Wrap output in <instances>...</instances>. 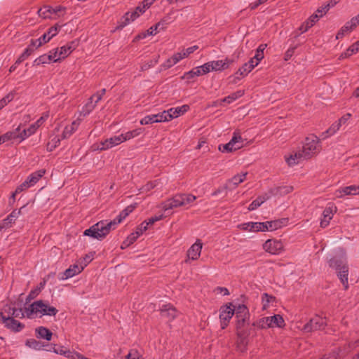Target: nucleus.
<instances>
[{"mask_svg": "<svg viewBox=\"0 0 359 359\" xmlns=\"http://www.w3.org/2000/svg\"><path fill=\"white\" fill-rule=\"evenodd\" d=\"M133 205L126 208L114 220L108 222L100 221L93 225L88 229L84 231V235L90 236L93 238L102 240L110 232L111 229L116 228L117 224H120L130 212L134 210Z\"/></svg>", "mask_w": 359, "mask_h": 359, "instance_id": "obj_1", "label": "nucleus"}, {"mask_svg": "<svg viewBox=\"0 0 359 359\" xmlns=\"http://www.w3.org/2000/svg\"><path fill=\"white\" fill-rule=\"evenodd\" d=\"M329 265L336 271L337 276L343 285L342 289L344 290H348V267L345 252L343 250H340L339 255L334 256L329 261Z\"/></svg>", "mask_w": 359, "mask_h": 359, "instance_id": "obj_2", "label": "nucleus"}, {"mask_svg": "<svg viewBox=\"0 0 359 359\" xmlns=\"http://www.w3.org/2000/svg\"><path fill=\"white\" fill-rule=\"evenodd\" d=\"M58 310L55 307L50 306L42 300H39L29 305V309L27 311V318L32 319L39 314L40 316H55Z\"/></svg>", "mask_w": 359, "mask_h": 359, "instance_id": "obj_3", "label": "nucleus"}, {"mask_svg": "<svg viewBox=\"0 0 359 359\" xmlns=\"http://www.w3.org/2000/svg\"><path fill=\"white\" fill-rule=\"evenodd\" d=\"M320 139L314 135H310L305 138L302 147V152L306 158H309L320 151Z\"/></svg>", "mask_w": 359, "mask_h": 359, "instance_id": "obj_4", "label": "nucleus"}, {"mask_svg": "<svg viewBox=\"0 0 359 359\" xmlns=\"http://www.w3.org/2000/svg\"><path fill=\"white\" fill-rule=\"evenodd\" d=\"M261 329L269 327H283L285 326V321L280 315H274L273 316L264 317L253 323Z\"/></svg>", "mask_w": 359, "mask_h": 359, "instance_id": "obj_5", "label": "nucleus"}, {"mask_svg": "<svg viewBox=\"0 0 359 359\" xmlns=\"http://www.w3.org/2000/svg\"><path fill=\"white\" fill-rule=\"evenodd\" d=\"M220 326L222 330L225 329L235 313V306L231 303L222 306L219 310Z\"/></svg>", "mask_w": 359, "mask_h": 359, "instance_id": "obj_6", "label": "nucleus"}, {"mask_svg": "<svg viewBox=\"0 0 359 359\" xmlns=\"http://www.w3.org/2000/svg\"><path fill=\"white\" fill-rule=\"evenodd\" d=\"M243 139L238 132H234L231 140L225 144L219 147L222 152H231L238 150L243 147Z\"/></svg>", "mask_w": 359, "mask_h": 359, "instance_id": "obj_7", "label": "nucleus"}, {"mask_svg": "<svg viewBox=\"0 0 359 359\" xmlns=\"http://www.w3.org/2000/svg\"><path fill=\"white\" fill-rule=\"evenodd\" d=\"M263 250L271 255H278L284 251V245L281 241L268 239L262 245Z\"/></svg>", "mask_w": 359, "mask_h": 359, "instance_id": "obj_8", "label": "nucleus"}, {"mask_svg": "<svg viewBox=\"0 0 359 359\" xmlns=\"http://www.w3.org/2000/svg\"><path fill=\"white\" fill-rule=\"evenodd\" d=\"M6 309L4 312H1L0 314L2 323L4 326L13 332H20L25 327V325L15 320L12 317H6Z\"/></svg>", "mask_w": 359, "mask_h": 359, "instance_id": "obj_9", "label": "nucleus"}, {"mask_svg": "<svg viewBox=\"0 0 359 359\" xmlns=\"http://www.w3.org/2000/svg\"><path fill=\"white\" fill-rule=\"evenodd\" d=\"M326 325V322L321 317L316 316L304 326L303 330L304 332H310L313 330H323Z\"/></svg>", "mask_w": 359, "mask_h": 359, "instance_id": "obj_10", "label": "nucleus"}, {"mask_svg": "<svg viewBox=\"0 0 359 359\" xmlns=\"http://www.w3.org/2000/svg\"><path fill=\"white\" fill-rule=\"evenodd\" d=\"M202 248V243L199 240H197L188 250L186 262H188L189 260H197L201 256Z\"/></svg>", "mask_w": 359, "mask_h": 359, "instance_id": "obj_11", "label": "nucleus"}, {"mask_svg": "<svg viewBox=\"0 0 359 359\" xmlns=\"http://www.w3.org/2000/svg\"><path fill=\"white\" fill-rule=\"evenodd\" d=\"M334 195L337 198L359 195V185H351L340 188L335 191Z\"/></svg>", "mask_w": 359, "mask_h": 359, "instance_id": "obj_12", "label": "nucleus"}, {"mask_svg": "<svg viewBox=\"0 0 359 359\" xmlns=\"http://www.w3.org/2000/svg\"><path fill=\"white\" fill-rule=\"evenodd\" d=\"M161 315L168 321L174 320L178 315L176 309L170 304H163L160 308Z\"/></svg>", "mask_w": 359, "mask_h": 359, "instance_id": "obj_13", "label": "nucleus"}, {"mask_svg": "<svg viewBox=\"0 0 359 359\" xmlns=\"http://www.w3.org/2000/svg\"><path fill=\"white\" fill-rule=\"evenodd\" d=\"M84 266H79L78 264L71 265L67 269H66L63 273H60L58 274V278L60 280H67L68 278H72L76 274L81 273Z\"/></svg>", "mask_w": 359, "mask_h": 359, "instance_id": "obj_14", "label": "nucleus"}, {"mask_svg": "<svg viewBox=\"0 0 359 359\" xmlns=\"http://www.w3.org/2000/svg\"><path fill=\"white\" fill-rule=\"evenodd\" d=\"M337 211V207L334 205L327 206L323 212V219L320 221V226L325 228L330 224V220L332 219L334 213Z\"/></svg>", "mask_w": 359, "mask_h": 359, "instance_id": "obj_15", "label": "nucleus"}, {"mask_svg": "<svg viewBox=\"0 0 359 359\" xmlns=\"http://www.w3.org/2000/svg\"><path fill=\"white\" fill-rule=\"evenodd\" d=\"M180 198L179 195L178 194L175 195L172 198H169V199L166 200L165 201H164L163 203H162L159 207L164 212L169 211L175 208L181 207V205H180L181 201H180Z\"/></svg>", "mask_w": 359, "mask_h": 359, "instance_id": "obj_16", "label": "nucleus"}, {"mask_svg": "<svg viewBox=\"0 0 359 359\" xmlns=\"http://www.w3.org/2000/svg\"><path fill=\"white\" fill-rule=\"evenodd\" d=\"M307 159L302 150L292 152L288 156H285V161L290 166L295 165L303 160Z\"/></svg>", "mask_w": 359, "mask_h": 359, "instance_id": "obj_17", "label": "nucleus"}, {"mask_svg": "<svg viewBox=\"0 0 359 359\" xmlns=\"http://www.w3.org/2000/svg\"><path fill=\"white\" fill-rule=\"evenodd\" d=\"M232 62L231 60L226 58L225 60H213L208 62V64L210 65V72L211 71H222L224 69H227L230 64Z\"/></svg>", "mask_w": 359, "mask_h": 359, "instance_id": "obj_18", "label": "nucleus"}, {"mask_svg": "<svg viewBox=\"0 0 359 359\" xmlns=\"http://www.w3.org/2000/svg\"><path fill=\"white\" fill-rule=\"evenodd\" d=\"M82 121V118L77 117L76 120H74L71 125L67 126L62 134V139L69 138L78 128L80 123Z\"/></svg>", "mask_w": 359, "mask_h": 359, "instance_id": "obj_19", "label": "nucleus"}, {"mask_svg": "<svg viewBox=\"0 0 359 359\" xmlns=\"http://www.w3.org/2000/svg\"><path fill=\"white\" fill-rule=\"evenodd\" d=\"M247 175L248 172H245L233 176L232 178L228 180L225 188H229L231 189L236 188L239 184L243 182L246 180Z\"/></svg>", "mask_w": 359, "mask_h": 359, "instance_id": "obj_20", "label": "nucleus"}, {"mask_svg": "<svg viewBox=\"0 0 359 359\" xmlns=\"http://www.w3.org/2000/svg\"><path fill=\"white\" fill-rule=\"evenodd\" d=\"M237 334V346L241 351H244L248 344V331H238Z\"/></svg>", "mask_w": 359, "mask_h": 359, "instance_id": "obj_21", "label": "nucleus"}, {"mask_svg": "<svg viewBox=\"0 0 359 359\" xmlns=\"http://www.w3.org/2000/svg\"><path fill=\"white\" fill-rule=\"evenodd\" d=\"M189 107L187 104L182 105L181 107H177L175 108H170L166 110L168 118L170 120L177 118L178 116L184 114L185 112L188 111Z\"/></svg>", "mask_w": 359, "mask_h": 359, "instance_id": "obj_22", "label": "nucleus"}, {"mask_svg": "<svg viewBox=\"0 0 359 359\" xmlns=\"http://www.w3.org/2000/svg\"><path fill=\"white\" fill-rule=\"evenodd\" d=\"M35 336L37 339H46L50 341L53 337L52 332L46 327L39 326L35 328Z\"/></svg>", "mask_w": 359, "mask_h": 359, "instance_id": "obj_23", "label": "nucleus"}, {"mask_svg": "<svg viewBox=\"0 0 359 359\" xmlns=\"http://www.w3.org/2000/svg\"><path fill=\"white\" fill-rule=\"evenodd\" d=\"M58 32V27L54 26L50 27L48 32L44 33L41 37L38 39L39 43L37 46H41L42 44L48 42L53 36H55Z\"/></svg>", "mask_w": 359, "mask_h": 359, "instance_id": "obj_24", "label": "nucleus"}, {"mask_svg": "<svg viewBox=\"0 0 359 359\" xmlns=\"http://www.w3.org/2000/svg\"><path fill=\"white\" fill-rule=\"evenodd\" d=\"M253 69V65L245 63L231 77L233 78V82L236 83V80L247 76Z\"/></svg>", "mask_w": 359, "mask_h": 359, "instance_id": "obj_25", "label": "nucleus"}, {"mask_svg": "<svg viewBox=\"0 0 359 359\" xmlns=\"http://www.w3.org/2000/svg\"><path fill=\"white\" fill-rule=\"evenodd\" d=\"M45 172V170L41 169L30 174L25 180V182H27L29 188L35 185L38 181L44 175Z\"/></svg>", "mask_w": 359, "mask_h": 359, "instance_id": "obj_26", "label": "nucleus"}, {"mask_svg": "<svg viewBox=\"0 0 359 359\" xmlns=\"http://www.w3.org/2000/svg\"><path fill=\"white\" fill-rule=\"evenodd\" d=\"M20 126H19L15 130L13 131L7 132L6 133L4 134L3 135L0 136V142H2L3 143L9 141V140H19L20 141Z\"/></svg>", "mask_w": 359, "mask_h": 359, "instance_id": "obj_27", "label": "nucleus"}, {"mask_svg": "<svg viewBox=\"0 0 359 359\" xmlns=\"http://www.w3.org/2000/svg\"><path fill=\"white\" fill-rule=\"evenodd\" d=\"M182 59L183 57L180 53H176L171 57L168 58L163 64H162L161 68L163 69H168L176 65Z\"/></svg>", "mask_w": 359, "mask_h": 359, "instance_id": "obj_28", "label": "nucleus"}, {"mask_svg": "<svg viewBox=\"0 0 359 359\" xmlns=\"http://www.w3.org/2000/svg\"><path fill=\"white\" fill-rule=\"evenodd\" d=\"M25 346L35 351L46 350L47 345L35 339H28L25 341Z\"/></svg>", "mask_w": 359, "mask_h": 359, "instance_id": "obj_29", "label": "nucleus"}, {"mask_svg": "<svg viewBox=\"0 0 359 359\" xmlns=\"http://www.w3.org/2000/svg\"><path fill=\"white\" fill-rule=\"evenodd\" d=\"M318 22V17L316 15H311L309 18L302 24L299 27L301 33H304L313 27Z\"/></svg>", "mask_w": 359, "mask_h": 359, "instance_id": "obj_30", "label": "nucleus"}, {"mask_svg": "<svg viewBox=\"0 0 359 359\" xmlns=\"http://www.w3.org/2000/svg\"><path fill=\"white\" fill-rule=\"evenodd\" d=\"M21 214V210H14L0 224L6 225V228L9 227Z\"/></svg>", "mask_w": 359, "mask_h": 359, "instance_id": "obj_31", "label": "nucleus"}, {"mask_svg": "<svg viewBox=\"0 0 359 359\" xmlns=\"http://www.w3.org/2000/svg\"><path fill=\"white\" fill-rule=\"evenodd\" d=\"M293 191V187L285 185L282 187H276L271 190V193L273 195L284 196Z\"/></svg>", "mask_w": 359, "mask_h": 359, "instance_id": "obj_32", "label": "nucleus"}, {"mask_svg": "<svg viewBox=\"0 0 359 359\" xmlns=\"http://www.w3.org/2000/svg\"><path fill=\"white\" fill-rule=\"evenodd\" d=\"M60 53L58 55L60 56V60L67 57L74 49L73 43H67L60 48H58Z\"/></svg>", "mask_w": 359, "mask_h": 359, "instance_id": "obj_33", "label": "nucleus"}, {"mask_svg": "<svg viewBox=\"0 0 359 359\" xmlns=\"http://www.w3.org/2000/svg\"><path fill=\"white\" fill-rule=\"evenodd\" d=\"M340 128V123H339L337 121L334 123L325 132L321 134L322 139L324 140L330 136L334 135Z\"/></svg>", "mask_w": 359, "mask_h": 359, "instance_id": "obj_34", "label": "nucleus"}, {"mask_svg": "<svg viewBox=\"0 0 359 359\" xmlns=\"http://www.w3.org/2000/svg\"><path fill=\"white\" fill-rule=\"evenodd\" d=\"M236 317L237 319L236 332L248 331L247 330L245 329V327L246 321L248 318V316L238 314L237 316H236Z\"/></svg>", "mask_w": 359, "mask_h": 359, "instance_id": "obj_35", "label": "nucleus"}, {"mask_svg": "<svg viewBox=\"0 0 359 359\" xmlns=\"http://www.w3.org/2000/svg\"><path fill=\"white\" fill-rule=\"evenodd\" d=\"M142 13H140V11L137 10V8L132 12L127 13L125 15V22L122 23L121 27H123L130 22L134 21Z\"/></svg>", "mask_w": 359, "mask_h": 359, "instance_id": "obj_36", "label": "nucleus"}, {"mask_svg": "<svg viewBox=\"0 0 359 359\" xmlns=\"http://www.w3.org/2000/svg\"><path fill=\"white\" fill-rule=\"evenodd\" d=\"M355 28L352 27V25L348 21L346 24L339 30L337 34V39L343 38L346 34L353 31Z\"/></svg>", "mask_w": 359, "mask_h": 359, "instance_id": "obj_37", "label": "nucleus"}, {"mask_svg": "<svg viewBox=\"0 0 359 359\" xmlns=\"http://www.w3.org/2000/svg\"><path fill=\"white\" fill-rule=\"evenodd\" d=\"M181 201L180 205L181 206H187L193 203L196 199V197L191 194H178Z\"/></svg>", "mask_w": 359, "mask_h": 359, "instance_id": "obj_38", "label": "nucleus"}, {"mask_svg": "<svg viewBox=\"0 0 359 359\" xmlns=\"http://www.w3.org/2000/svg\"><path fill=\"white\" fill-rule=\"evenodd\" d=\"M55 57H53L49 53L48 54H44V55H42L41 56H39V57H37L35 60H34V63L36 65H43V64H48L51 62H53V60H55V59H54Z\"/></svg>", "mask_w": 359, "mask_h": 359, "instance_id": "obj_39", "label": "nucleus"}, {"mask_svg": "<svg viewBox=\"0 0 359 359\" xmlns=\"http://www.w3.org/2000/svg\"><path fill=\"white\" fill-rule=\"evenodd\" d=\"M92 100H89V102L83 107L82 110L80 111L78 117L82 118V120L85 116L88 115L95 108V104L93 103Z\"/></svg>", "mask_w": 359, "mask_h": 359, "instance_id": "obj_40", "label": "nucleus"}, {"mask_svg": "<svg viewBox=\"0 0 359 359\" xmlns=\"http://www.w3.org/2000/svg\"><path fill=\"white\" fill-rule=\"evenodd\" d=\"M282 222L280 220L267 221L264 222V230L275 231L281 227Z\"/></svg>", "mask_w": 359, "mask_h": 359, "instance_id": "obj_41", "label": "nucleus"}, {"mask_svg": "<svg viewBox=\"0 0 359 359\" xmlns=\"http://www.w3.org/2000/svg\"><path fill=\"white\" fill-rule=\"evenodd\" d=\"M270 196L265 195L262 196L258 197L257 199L253 201L251 204L249 205V210H254L259 207L264 201L269 199Z\"/></svg>", "mask_w": 359, "mask_h": 359, "instance_id": "obj_42", "label": "nucleus"}, {"mask_svg": "<svg viewBox=\"0 0 359 359\" xmlns=\"http://www.w3.org/2000/svg\"><path fill=\"white\" fill-rule=\"evenodd\" d=\"M53 7L50 6H45L39 10V16L43 18H51L53 19Z\"/></svg>", "mask_w": 359, "mask_h": 359, "instance_id": "obj_43", "label": "nucleus"}, {"mask_svg": "<svg viewBox=\"0 0 359 359\" xmlns=\"http://www.w3.org/2000/svg\"><path fill=\"white\" fill-rule=\"evenodd\" d=\"M262 309L266 310L269 306L270 304H273L276 302L275 297L272 295H269L268 293H264L262 298Z\"/></svg>", "mask_w": 359, "mask_h": 359, "instance_id": "obj_44", "label": "nucleus"}, {"mask_svg": "<svg viewBox=\"0 0 359 359\" xmlns=\"http://www.w3.org/2000/svg\"><path fill=\"white\" fill-rule=\"evenodd\" d=\"M109 149V144L107 139L103 141H100V142L95 143L92 145V149L93 151H104Z\"/></svg>", "mask_w": 359, "mask_h": 359, "instance_id": "obj_45", "label": "nucleus"}, {"mask_svg": "<svg viewBox=\"0 0 359 359\" xmlns=\"http://www.w3.org/2000/svg\"><path fill=\"white\" fill-rule=\"evenodd\" d=\"M244 94V92L243 90H238L235 93H233L232 94L229 95V96L224 97L222 100V102H226L228 104H230L237 100L238 98L242 97Z\"/></svg>", "mask_w": 359, "mask_h": 359, "instance_id": "obj_46", "label": "nucleus"}, {"mask_svg": "<svg viewBox=\"0 0 359 359\" xmlns=\"http://www.w3.org/2000/svg\"><path fill=\"white\" fill-rule=\"evenodd\" d=\"M138 238H139V236L135 232H133L122 243L121 248L122 249L127 248L130 245H132Z\"/></svg>", "mask_w": 359, "mask_h": 359, "instance_id": "obj_47", "label": "nucleus"}, {"mask_svg": "<svg viewBox=\"0 0 359 359\" xmlns=\"http://www.w3.org/2000/svg\"><path fill=\"white\" fill-rule=\"evenodd\" d=\"M28 309L29 305L27 306H25L23 309L14 308L13 310H12V318H22L24 317H27V311Z\"/></svg>", "mask_w": 359, "mask_h": 359, "instance_id": "obj_48", "label": "nucleus"}, {"mask_svg": "<svg viewBox=\"0 0 359 359\" xmlns=\"http://www.w3.org/2000/svg\"><path fill=\"white\" fill-rule=\"evenodd\" d=\"M196 74V76L206 74L210 72V65L208 62L205 63L201 66L194 68Z\"/></svg>", "mask_w": 359, "mask_h": 359, "instance_id": "obj_49", "label": "nucleus"}, {"mask_svg": "<svg viewBox=\"0 0 359 359\" xmlns=\"http://www.w3.org/2000/svg\"><path fill=\"white\" fill-rule=\"evenodd\" d=\"M107 140L108 143L109 144L110 149L114 147L118 146L120 144L123 143V141H122V140L121 138V135H120L111 137L109 138H107Z\"/></svg>", "mask_w": 359, "mask_h": 359, "instance_id": "obj_50", "label": "nucleus"}, {"mask_svg": "<svg viewBox=\"0 0 359 359\" xmlns=\"http://www.w3.org/2000/svg\"><path fill=\"white\" fill-rule=\"evenodd\" d=\"M53 19H57L62 16L65 13V8L61 6L53 7Z\"/></svg>", "mask_w": 359, "mask_h": 359, "instance_id": "obj_51", "label": "nucleus"}, {"mask_svg": "<svg viewBox=\"0 0 359 359\" xmlns=\"http://www.w3.org/2000/svg\"><path fill=\"white\" fill-rule=\"evenodd\" d=\"M32 52L33 49L31 47H27L21 54V55L18 57V59L16 60L15 65L20 64L22 61L27 59Z\"/></svg>", "mask_w": 359, "mask_h": 359, "instance_id": "obj_52", "label": "nucleus"}, {"mask_svg": "<svg viewBox=\"0 0 359 359\" xmlns=\"http://www.w3.org/2000/svg\"><path fill=\"white\" fill-rule=\"evenodd\" d=\"M330 5H325L323 6H321L317 9L316 13L313 15H316L318 17V21L320 18H322L323 15H325L327 12L330 10Z\"/></svg>", "mask_w": 359, "mask_h": 359, "instance_id": "obj_53", "label": "nucleus"}, {"mask_svg": "<svg viewBox=\"0 0 359 359\" xmlns=\"http://www.w3.org/2000/svg\"><path fill=\"white\" fill-rule=\"evenodd\" d=\"M156 121H157V119H156L154 114H151V115H148V116H146L144 118H142L140 120V123L141 125H148V124L156 123Z\"/></svg>", "mask_w": 359, "mask_h": 359, "instance_id": "obj_54", "label": "nucleus"}, {"mask_svg": "<svg viewBox=\"0 0 359 359\" xmlns=\"http://www.w3.org/2000/svg\"><path fill=\"white\" fill-rule=\"evenodd\" d=\"M14 95L13 93H8L6 96L3 97L0 100V110L6 106L11 101H12Z\"/></svg>", "mask_w": 359, "mask_h": 359, "instance_id": "obj_55", "label": "nucleus"}, {"mask_svg": "<svg viewBox=\"0 0 359 359\" xmlns=\"http://www.w3.org/2000/svg\"><path fill=\"white\" fill-rule=\"evenodd\" d=\"M154 116L156 119H157L156 123L167 122L170 121L166 110L161 113L154 114Z\"/></svg>", "mask_w": 359, "mask_h": 359, "instance_id": "obj_56", "label": "nucleus"}, {"mask_svg": "<svg viewBox=\"0 0 359 359\" xmlns=\"http://www.w3.org/2000/svg\"><path fill=\"white\" fill-rule=\"evenodd\" d=\"M252 232L265 231L264 222H251Z\"/></svg>", "mask_w": 359, "mask_h": 359, "instance_id": "obj_57", "label": "nucleus"}, {"mask_svg": "<svg viewBox=\"0 0 359 359\" xmlns=\"http://www.w3.org/2000/svg\"><path fill=\"white\" fill-rule=\"evenodd\" d=\"M198 48V46L195 45L191 47H189L186 49L182 50L180 53L181 55L182 56L183 59L185 57H187L189 55L193 53L195 50H196Z\"/></svg>", "mask_w": 359, "mask_h": 359, "instance_id": "obj_58", "label": "nucleus"}, {"mask_svg": "<svg viewBox=\"0 0 359 359\" xmlns=\"http://www.w3.org/2000/svg\"><path fill=\"white\" fill-rule=\"evenodd\" d=\"M61 140H62V137H60L58 136L53 137L48 144V147L50 150H52L53 149L55 148L59 144Z\"/></svg>", "mask_w": 359, "mask_h": 359, "instance_id": "obj_59", "label": "nucleus"}, {"mask_svg": "<svg viewBox=\"0 0 359 359\" xmlns=\"http://www.w3.org/2000/svg\"><path fill=\"white\" fill-rule=\"evenodd\" d=\"M155 0H144L142 2V5L138 6L137 10L140 11V13H144L147 8H148Z\"/></svg>", "mask_w": 359, "mask_h": 359, "instance_id": "obj_60", "label": "nucleus"}, {"mask_svg": "<svg viewBox=\"0 0 359 359\" xmlns=\"http://www.w3.org/2000/svg\"><path fill=\"white\" fill-rule=\"evenodd\" d=\"M148 229V224L144 221L141 223L137 228L135 233L140 237Z\"/></svg>", "mask_w": 359, "mask_h": 359, "instance_id": "obj_61", "label": "nucleus"}, {"mask_svg": "<svg viewBox=\"0 0 359 359\" xmlns=\"http://www.w3.org/2000/svg\"><path fill=\"white\" fill-rule=\"evenodd\" d=\"M158 185V182L156 180L154 182H148L147 184H145L144 187H142V192H148L153 189L154 187H156Z\"/></svg>", "mask_w": 359, "mask_h": 359, "instance_id": "obj_62", "label": "nucleus"}, {"mask_svg": "<svg viewBox=\"0 0 359 359\" xmlns=\"http://www.w3.org/2000/svg\"><path fill=\"white\" fill-rule=\"evenodd\" d=\"M235 311H236V316H237L238 314L248 316V309L243 304L238 305L237 309L236 310L235 309Z\"/></svg>", "mask_w": 359, "mask_h": 359, "instance_id": "obj_63", "label": "nucleus"}, {"mask_svg": "<svg viewBox=\"0 0 359 359\" xmlns=\"http://www.w3.org/2000/svg\"><path fill=\"white\" fill-rule=\"evenodd\" d=\"M126 359H143L140 358L137 351L132 350L126 356Z\"/></svg>", "mask_w": 359, "mask_h": 359, "instance_id": "obj_64", "label": "nucleus"}]
</instances>
